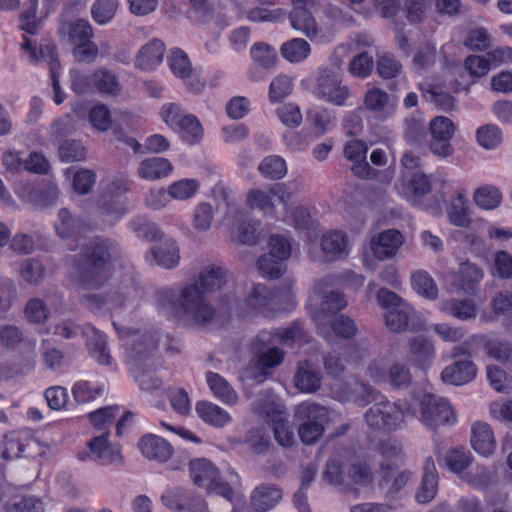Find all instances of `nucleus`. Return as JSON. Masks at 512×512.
<instances>
[{
    "label": "nucleus",
    "instance_id": "a18cd8bd",
    "mask_svg": "<svg viewBox=\"0 0 512 512\" xmlns=\"http://www.w3.org/2000/svg\"><path fill=\"white\" fill-rule=\"evenodd\" d=\"M58 219L55 228L61 238L77 237L81 233V221L73 218L67 209L63 208L59 211Z\"/></svg>",
    "mask_w": 512,
    "mask_h": 512
},
{
    "label": "nucleus",
    "instance_id": "c756f323",
    "mask_svg": "<svg viewBox=\"0 0 512 512\" xmlns=\"http://www.w3.org/2000/svg\"><path fill=\"white\" fill-rule=\"evenodd\" d=\"M483 276L484 272L479 266L468 261L462 262L456 275V283L459 289L473 294Z\"/></svg>",
    "mask_w": 512,
    "mask_h": 512
},
{
    "label": "nucleus",
    "instance_id": "4d7b16f0",
    "mask_svg": "<svg viewBox=\"0 0 512 512\" xmlns=\"http://www.w3.org/2000/svg\"><path fill=\"white\" fill-rule=\"evenodd\" d=\"M470 452L462 448H454L447 452L444 457L445 466L453 473H461L471 463Z\"/></svg>",
    "mask_w": 512,
    "mask_h": 512
},
{
    "label": "nucleus",
    "instance_id": "4468645a",
    "mask_svg": "<svg viewBox=\"0 0 512 512\" xmlns=\"http://www.w3.org/2000/svg\"><path fill=\"white\" fill-rule=\"evenodd\" d=\"M109 436L110 432H104L93 437L87 443L89 453H79V459L81 461L91 459L102 465L120 463L122 461L120 450L109 444Z\"/></svg>",
    "mask_w": 512,
    "mask_h": 512
},
{
    "label": "nucleus",
    "instance_id": "c9c22d12",
    "mask_svg": "<svg viewBox=\"0 0 512 512\" xmlns=\"http://www.w3.org/2000/svg\"><path fill=\"white\" fill-rule=\"evenodd\" d=\"M414 315L413 308L406 302L399 307L385 312V323L387 328L393 333H401L409 329V322Z\"/></svg>",
    "mask_w": 512,
    "mask_h": 512
},
{
    "label": "nucleus",
    "instance_id": "f3484780",
    "mask_svg": "<svg viewBox=\"0 0 512 512\" xmlns=\"http://www.w3.org/2000/svg\"><path fill=\"white\" fill-rule=\"evenodd\" d=\"M405 241L399 230L388 229L375 235L370 242L373 255L378 260L393 258Z\"/></svg>",
    "mask_w": 512,
    "mask_h": 512
},
{
    "label": "nucleus",
    "instance_id": "0eeeda50",
    "mask_svg": "<svg viewBox=\"0 0 512 512\" xmlns=\"http://www.w3.org/2000/svg\"><path fill=\"white\" fill-rule=\"evenodd\" d=\"M295 416L302 421L298 434L304 444L315 443L324 432L328 410L317 403L303 402L295 408Z\"/></svg>",
    "mask_w": 512,
    "mask_h": 512
},
{
    "label": "nucleus",
    "instance_id": "4c0bfd02",
    "mask_svg": "<svg viewBox=\"0 0 512 512\" xmlns=\"http://www.w3.org/2000/svg\"><path fill=\"white\" fill-rule=\"evenodd\" d=\"M280 52L282 57L290 63H300L310 55L311 46L303 38H293L282 44Z\"/></svg>",
    "mask_w": 512,
    "mask_h": 512
},
{
    "label": "nucleus",
    "instance_id": "20e7f679",
    "mask_svg": "<svg viewBox=\"0 0 512 512\" xmlns=\"http://www.w3.org/2000/svg\"><path fill=\"white\" fill-rule=\"evenodd\" d=\"M57 33L73 45V56L77 61L92 63L96 59L98 47L93 42L94 32L88 20L61 18Z\"/></svg>",
    "mask_w": 512,
    "mask_h": 512
},
{
    "label": "nucleus",
    "instance_id": "473e14b6",
    "mask_svg": "<svg viewBox=\"0 0 512 512\" xmlns=\"http://www.w3.org/2000/svg\"><path fill=\"white\" fill-rule=\"evenodd\" d=\"M206 382L213 395L228 405H234L238 401V395L230 383L218 373L209 371L206 373Z\"/></svg>",
    "mask_w": 512,
    "mask_h": 512
},
{
    "label": "nucleus",
    "instance_id": "393cba45",
    "mask_svg": "<svg viewBox=\"0 0 512 512\" xmlns=\"http://www.w3.org/2000/svg\"><path fill=\"white\" fill-rule=\"evenodd\" d=\"M282 499V490L273 484L257 486L251 495V507L257 512L274 508Z\"/></svg>",
    "mask_w": 512,
    "mask_h": 512
},
{
    "label": "nucleus",
    "instance_id": "680f3d73",
    "mask_svg": "<svg viewBox=\"0 0 512 512\" xmlns=\"http://www.w3.org/2000/svg\"><path fill=\"white\" fill-rule=\"evenodd\" d=\"M277 334L278 342L283 345L309 341L306 331L298 322L291 324L289 327L277 328Z\"/></svg>",
    "mask_w": 512,
    "mask_h": 512
},
{
    "label": "nucleus",
    "instance_id": "bf43d9fd",
    "mask_svg": "<svg viewBox=\"0 0 512 512\" xmlns=\"http://www.w3.org/2000/svg\"><path fill=\"white\" fill-rule=\"evenodd\" d=\"M214 210L210 203H199L193 212L192 225L198 232H205L212 226Z\"/></svg>",
    "mask_w": 512,
    "mask_h": 512
},
{
    "label": "nucleus",
    "instance_id": "c85d7f7f",
    "mask_svg": "<svg viewBox=\"0 0 512 512\" xmlns=\"http://www.w3.org/2000/svg\"><path fill=\"white\" fill-rule=\"evenodd\" d=\"M151 254L157 264L165 269L175 268L180 260L179 249L172 238H163L151 248Z\"/></svg>",
    "mask_w": 512,
    "mask_h": 512
},
{
    "label": "nucleus",
    "instance_id": "7ed1b4c3",
    "mask_svg": "<svg viewBox=\"0 0 512 512\" xmlns=\"http://www.w3.org/2000/svg\"><path fill=\"white\" fill-rule=\"evenodd\" d=\"M293 296L292 287H287L284 291H273L264 284H253L246 292L243 302L233 295H224L221 297L220 304L227 313L236 312L240 316L248 313H257L265 317H271L276 311V305L283 300H290Z\"/></svg>",
    "mask_w": 512,
    "mask_h": 512
},
{
    "label": "nucleus",
    "instance_id": "2eb2a0df",
    "mask_svg": "<svg viewBox=\"0 0 512 512\" xmlns=\"http://www.w3.org/2000/svg\"><path fill=\"white\" fill-rule=\"evenodd\" d=\"M408 353L411 363L422 370L433 365L436 357V346L433 338L420 334L408 339Z\"/></svg>",
    "mask_w": 512,
    "mask_h": 512
},
{
    "label": "nucleus",
    "instance_id": "423d86ee",
    "mask_svg": "<svg viewBox=\"0 0 512 512\" xmlns=\"http://www.w3.org/2000/svg\"><path fill=\"white\" fill-rule=\"evenodd\" d=\"M190 476L195 485L207 490L208 493H215L228 501L233 498V491L230 483L223 481L219 469L209 460L198 458L189 463Z\"/></svg>",
    "mask_w": 512,
    "mask_h": 512
},
{
    "label": "nucleus",
    "instance_id": "6e6d98bb",
    "mask_svg": "<svg viewBox=\"0 0 512 512\" xmlns=\"http://www.w3.org/2000/svg\"><path fill=\"white\" fill-rule=\"evenodd\" d=\"M86 148L77 140H65L58 147V157L62 162L82 161L86 158Z\"/></svg>",
    "mask_w": 512,
    "mask_h": 512
},
{
    "label": "nucleus",
    "instance_id": "2f4dec72",
    "mask_svg": "<svg viewBox=\"0 0 512 512\" xmlns=\"http://www.w3.org/2000/svg\"><path fill=\"white\" fill-rule=\"evenodd\" d=\"M294 382L302 392L313 393L321 386L320 372L310 362L300 363L294 376Z\"/></svg>",
    "mask_w": 512,
    "mask_h": 512
},
{
    "label": "nucleus",
    "instance_id": "13d9d810",
    "mask_svg": "<svg viewBox=\"0 0 512 512\" xmlns=\"http://www.w3.org/2000/svg\"><path fill=\"white\" fill-rule=\"evenodd\" d=\"M412 380L410 369L403 363H394L390 366L387 372V380L395 389L407 388Z\"/></svg>",
    "mask_w": 512,
    "mask_h": 512
},
{
    "label": "nucleus",
    "instance_id": "8fccbe9b",
    "mask_svg": "<svg viewBox=\"0 0 512 512\" xmlns=\"http://www.w3.org/2000/svg\"><path fill=\"white\" fill-rule=\"evenodd\" d=\"M258 170L265 178L277 180L286 175L287 166L283 158L271 155L261 161Z\"/></svg>",
    "mask_w": 512,
    "mask_h": 512
},
{
    "label": "nucleus",
    "instance_id": "e433bc0d",
    "mask_svg": "<svg viewBox=\"0 0 512 512\" xmlns=\"http://www.w3.org/2000/svg\"><path fill=\"white\" fill-rule=\"evenodd\" d=\"M94 88L101 94L118 96L122 90L117 76L110 70L99 69L92 73Z\"/></svg>",
    "mask_w": 512,
    "mask_h": 512
},
{
    "label": "nucleus",
    "instance_id": "1a4fd4ad",
    "mask_svg": "<svg viewBox=\"0 0 512 512\" xmlns=\"http://www.w3.org/2000/svg\"><path fill=\"white\" fill-rule=\"evenodd\" d=\"M420 412L421 422L432 430L455 423L454 412L448 401L436 395L425 394L421 397Z\"/></svg>",
    "mask_w": 512,
    "mask_h": 512
},
{
    "label": "nucleus",
    "instance_id": "69168bd1",
    "mask_svg": "<svg viewBox=\"0 0 512 512\" xmlns=\"http://www.w3.org/2000/svg\"><path fill=\"white\" fill-rule=\"evenodd\" d=\"M292 88V79L287 75H279L270 84L269 98L272 102H278L288 96Z\"/></svg>",
    "mask_w": 512,
    "mask_h": 512
},
{
    "label": "nucleus",
    "instance_id": "5fc2aeb1",
    "mask_svg": "<svg viewBox=\"0 0 512 512\" xmlns=\"http://www.w3.org/2000/svg\"><path fill=\"white\" fill-rule=\"evenodd\" d=\"M44 272L43 264L33 258L25 259L19 271L22 280L30 285L40 284L44 278Z\"/></svg>",
    "mask_w": 512,
    "mask_h": 512
},
{
    "label": "nucleus",
    "instance_id": "412c9836",
    "mask_svg": "<svg viewBox=\"0 0 512 512\" xmlns=\"http://www.w3.org/2000/svg\"><path fill=\"white\" fill-rule=\"evenodd\" d=\"M165 44L159 39H153L143 45L135 58V67L143 71L155 70L163 61Z\"/></svg>",
    "mask_w": 512,
    "mask_h": 512
},
{
    "label": "nucleus",
    "instance_id": "a19ab883",
    "mask_svg": "<svg viewBox=\"0 0 512 512\" xmlns=\"http://www.w3.org/2000/svg\"><path fill=\"white\" fill-rule=\"evenodd\" d=\"M412 288L421 296L434 300L438 296L437 285L432 276L425 270H417L411 276Z\"/></svg>",
    "mask_w": 512,
    "mask_h": 512
},
{
    "label": "nucleus",
    "instance_id": "39448f33",
    "mask_svg": "<svg viewBox=\"0 0 512 512\" xmlns=\"http://www.w3.org/2000/svg\"><path fill=\"white\" fill-rule=\"evenodd\" d=\"M373 402H375L374 405L364 415L370 428L392 432L405 426V418L409 414V407L405 402H391L384 395Z\"/></svg>",
    "mask_w": 512,
    "mask_h": 512
},
{
    "label": "nucleus",
    "instance_id": "ea45409f",
    "mask_svg": "<svg viewBox=\"0 0 512 512\" xmlns=\"http://www.w3.org/2000/svg\"><path fill=\"white\" fill-rule=\"evenodd\" d=\"M174 130L178 132L183 141L189 144H196L203 137L202 125L192 114L185 116Z\"/></svg>",
    "mask_w": 512,
    "mask_h": 512
},
{
    "label": "nucleus",
    "instance_id": "de8ad7c7",
    "mask_svg": "<svg viewBox=\"0 0 512 512\" xmlns=\"http://www.w3.org/2000/svg\"><path fill=\"white\" fill-rule=\"evenodd\" d=\"M432 8V0H404V12L410 24L423 22Z\"/></svg>",
    "mask_w": 512,
    "mask_h": 512
},
{
    "label": "nucleus",
    "instance_id": "dca6fc26",
    "mask_svg": "<svg viewBox=\"0 0 512 512\" xmlns=\"http://www.w3.org/2000/svg\"><path fill=\"white\" fill-rule=\"evenodd\" d=\"M338 397L342 402H352L364 407L370 402L382 398V394L371 385L355 380L342 383L338 390Z\"/></svg>",
    "mask_w": 512,
    "mask_h": 512
},
{
    "label": "nucleus",
    "instance_id": "37998d69",
    "mask_svg": "<svg viewBox=\"0 0 512 512\" xmlns=\"http://www.w3.org/2000/svg\"><path fill=\"white\" fill-rule=\"evenodd\" d=\"M322 251L327 255L341 258L346 254L347 236L342 231H330L321 240Z\"/></svg>",
    "mask_w": 512,
    "mask_h": 512
},
{
    "label": "nucleus",
    "instance_id": "9b49d317",
    "mask_svg": "<svg viewBox=\"0 0 512 512\" xmlns=\"http://www.w3.org/2000/svg\"><path fill=\"white\" fill-rule=\"evenodd\" d=\"M124 341L128 363L139 367L142 362L148 359L150 353L158 348L159 335L157 332L127 335Z\"/></svg>",
    "mask_w": 512,
    "mask_h": 512
},
{
    "label": "nucleus",
    "instance_id": "72a5a7b5",
    "mask_svg": "<svg viewBox=\"0 0 512 512\" xmlns=\"http://www.w3.org/2000/svg\"><path fill=\"white\" fill-rule=\"evenodd\" d=\"M197 415L207 424L214 427H223L231 421L229 413L218 405L200 401L195 407Z\"/></svg>",
    "mask_w": 512,
    "mask_h": 512
},
{
    "label": "nucleus",
    "instance_id": "a878e982",
    "mask_svg": "<svg viewBox=\"0 0 512 512\" xmlns=\"http://www.w3.org/2000/svg\"><path fill=\"white\" fill-rule=\"evenodd\" d=\"M291 27L298 33L315 42L321 36V28L310 11H290L288 14Z\"/></svg>",
    "mask_w": 512,
    "mask_h": 512
},
{
    "label": "nucleus",
    "instance_id": "c03bdc74",
    "mask_svg": "<svg viewBox=\"0 0 512 512\" xmlns=\"http://www.w3.org/2000/svg\"><path fill=\"white\" fill-rule=\"evenodd\" d=\"M200 183L196 179L184 178L171 183L168 186L167 193L171 199L184 201L191 199L198 192Z\"/></svg>",
    "mask_w": 512,
    "mask_h": 512
},
{
    "label": "nucleus",
    "instance_id": "ddd939ff",
    "mask_svg": "<svg viewBox=\"0 0 512 512\" xmlns=\"http://www.w3.org/2000/svg\"><path fill=\"white\" fill-rule=\"evenodd\" d=\"M430 149L433 154L440 157H448L453 153L450 140L455 132L453 122L444 116L435 117L430 122Z\"/></svg>",
    "mask_w": 512,
    "mask_h": 512
},
{
    "label": "nucleus",
    "instance_id": "58836bf2",
    "mask_svg": "<svg viewBox=\"0 0 512 512\" xmlns=\"http://www.w3.org/2000/svg\"><path fill=\"white\" fill-rule=\"evenodd\" d=\"M447 215L450 223L455 226L462 228L470 226L471 219L468 212V200L463 194L459 193L452 200Z\"/></svg>",
    "mask_w": 512,
    "mask_h": 512
},
{
    "label": "nucleus",
    "instance_id": "338daca9",
    "mask_svg": "<svg viewBox=\"0 0 512 512\" xmlns=\"http://www.w3.org/2000/svg\"><path fill=\"white\" fill-rule=\"evenodd\" d=\"M252 58L264 68H270L277 59L276 50L265 43H256L251 49Z\"/></svg>",
    "mask_w": 512,
    "mask_h": 512
},
{
    "label": "nucleus",
    "instance_id": "5701e85b",
    "mask_svg": "<svg viewBox=\"0 0 512 512\" xmlns=\"http://www.w3.org/2000/svg\"><path fill=\"white\" fill-rule=\"evenodd\" d=\"M138 447L145 458L159 462L167 461L173 453L172 446L165 439L153 434L143 436Z\"/></svg>",
    "mask_w": 512,
    "mask_h": 512
},
{
    "label": "nucleus",
    "instance_id": "6ab92c4d",
    "mask_svg": "<svg viewBox=\"0 0 512 512\" xmlns=\"http://www.w3.org/2000/svg\"><path fill=\"white\" fill-rule=\"evenodd\" d=\"M439 476L431 456H428L423 463V473L419 489L415 499L420 504H428L433 501L438 493Z\"/></svg>",
    "mask_w": 512,
    "mask_h": 512
},
{
    "label": "nucleus",
    "instance_id": "774afa93",
    "mask_svg": "<svg viewBox=\"0 0 512 512\" xmlns=\"http://www.w3.org/2000/svg\"><path fill=\"white\" fill-rule=\"evenodd\" d=\"M332 330L336 335L346 339L356 336L359 332L356 322L344 314H340L334 319Z\"/></svg>",
    "mask_w": 512,
    "mask_h": 512
},
{
    "label": "nucleus",
    "instance_id": "b1692460",
    "mask_svg": "<svg viewBox=\"0 0 512 512\" xmlns=\"http://www.w3.org/2000/svg\"><path fill=\"white\" fill-rule=\"evenodd\" d=\"M364 105L367 110L377 114L380 119L390 118L396 111V106L390 101L389 95L379 88L367 90Z\"/></svg>",
    "mask_w": 512,
    "mask_h": 512
},
{
    "label": "nucleus",
    "instance_id": "f257e3e1",
    "mask_svg": "<svg viewBox=\"0 0 512 512\" xmlns=\"http://www.w3.org/2000/svg\"><path fill=\"white\" fill-rule=\"evenodd\" d=\"M119 244L109 238L96 237L84 247L76 263L78 281L85 289H101V293H86L80 302L91 311L133 308L142 297V290L132 268L118 275L110 273L111 264L121 259Z\"/></svg>",
    "mask_w": 512,
    "mask_h": 512
},
{
    "label": "nucleus",
    "instance_id": "09e8293b",
    "mask_svg": "<svg viewBox=\"0 0 512 512\" xmlns=\"http://www.w3.org/2000/svg\"><path fill=\"white\" fill-rule=\"evenodd\" d=\"M119 407L117 405L100 408L89 414L90 421L98 431L109 432V428L114 424Z\"/></svg>",
    "mask_w": 512,
    "mask_h": 512
},
{
    "label": "nucleus",
    "instance_id": "f704fd0d",
    "mask_svg": "<svg viewBox=\"0 0 512 512\" xmlns=\"http://www.w3.org/2000/svg\"><path fill=\"white\" fill-rule=\"evenodd\" d=\"M98 213L102 221L112 226L126 213V205L122 199H108L99 197L97 203Z\"/></svg>",
    "mask_w": 512,
    "mask_h": 512
},
{
    "label": "nucleus",
    "instance_id": "4be33fe9",
    "mask_svg": "<svg viewBox=\"0 0 512 512\" xmlns=\"http://www.w3.org/2000/svg\"><path fill=\"white\" fill-rule=\"evenodd\" d=\"M83 334L87 337V347L91 357L100 365L111 366L113 358L107 347L106 336L90 325L85 326Z\"/></svg>",
    "mask_w": 512,
    "mask_h": 512
},
{
    "label": "nucleus",
    "instance_id": "0e129e2a",
    "mask_svg": "<svg viewBox=\"0 0 512 512\" xmlns=\"http://www.w3.org/2000/svg\"><path fill=\"white\" fill-rule=\"evenodd\" d=\"M247 203L250 208L258 209L265 213H272L274 210L270 191L267 192L260 189L251 190L247 195Z\"/></svg>",
    "mask_w": 512,
    "mask_h": 512
},
{
    "label": "nucleus",
    "instance_id": "864d4df0",
    "mask_svg": "<svg viewBox=\"0 0 512 512\" xmlns=\"http://www.w3.org/2000/svg\"><path fill=\"white\" fill-rule=\"evenodd\" d=\"M477 141L485 149H496L503 140L501 129L495 124H486L478 128Z\"/></svg>",
    "mask_w": 512,
    "mask_h": 512
},
{
    "label": "nucleus",
    "instance_id": "a211bd4d",
    "mask_svg": "<svg viewBox=\"0 0 512 512\" xmlns=\"http://www.w3.org/2000/svg\"><path fill=\"white\" fill-rule=\"evenodd\" d=\"M367 150L366 143L359 139L350 140L344 147L345 157L354 162L352 167L354 175L361 178H372L376 174L375 170L366 161Z\"/></svg>",
    "mask_w": 512,
    "mask_h": 512
},
{
    "label": "nucleus",
    "instance_id": "6e6552de",
    "mask_svg": "<svg viewBox=\"0 0 512 512\" xmlns=\"http://www.w3.org/2000/svg\"><path fill=\"white\" fill-rule=\"evenodd\" d=\"M291 255V244L282 235H271L269 239V253L262 255L257 262L258 269L263 276L279 278L284 271V261Z\"/></svg>",
    "mask_w": 512,
    "mask_h": 512
},
{
    "label": "nucleus",
    "instance_id": "7c9ffc66",
    "mask_svg": "<svg viewBox=\"0 0 512 512\" xmlns=\"http://www.w3.org/2000/svg\"><path fill=\"white\" fill-rule=\"evenodd\" d=\"M173 169L172 164L166 158L152 157L143 160L137 169L140 178L145 180H158L167 177Z\"/></svg>",
    "mask_w": 512,
    "mask_h": 512
},
{
    "label": "nucleus",
    "instance_id": "f03ea898",
    "mask_svg": "<svg viewBox=\"0 0 512 512\" xmlns=\"http://www.w3.org/2000/svg\"><path fill=\"white\" fill-rule=\"evenodd\" d=\"M227 271L220 266H207L193 282L181 287H161L154 295L159 314L179 320L193 328L211 325L217 316L215 307L207 300L206 293L219 290L225 283Z\"/></svg>",
    "mask_w": 512,
    "mask_h": 512
},
{
    "label": "nucleus",
    "instance_id": "cd10ccee",
    "mask_svg": "<svg viewBox=\"0 0 512 512\" xmlns=\"http://www.w3.org/2000/svg\"><path fill=\"white\" fill-rule=\"evenodd\" d=\"M471 445L480 455L489 456L496 448L491 427L487 423L477 422L472 426Z\"/></svg>",
    "mask_w": 512,
    "mask_h": 512
},
{
    "label": "nucleus",
    "instance_id": "aec40b11",
    "mask_svg": "<svg viewBox=\"0 0 512 512\" xmlns=\"http://www.w3.org/2000/svg\"><path fill=\"white\" fill-rule=\"evenodd\" d=\"M477 374L472 360L459 359L446 366L441 372V379L446 384L464 385L471 382Z\"/></svg>",
    "mask_w": 512,
    "mask_h": 512
},
{
    "label": "nucleus",
    "instance_id": "e2e57ef3",
    "mask_svg": "<svg viewBox=\"0 0 512 512\" xmlns=\"http://www.w3.org/2000/svg\"><path fill=\"white\" fill-rule=\"evenodd\" d=\"M188 500V493L181 488L174 487L167 489L161 496L164 506L172 511H185Z\"/></svg>",
    "mask_w": 512,
    "mask_h": 512
},
{
    "label": "nucleus",
    "instance_id": "79ce46f5",
    "mask_svg": "<svg viewBox=\"0 0 512 512\" xmlns=\"http://www.w3.org/2000/svg\"><path fill=\"white\" fill-rule=\"evenodd\" d=\"M440 310L462 321L472 319L476 316V307L474 301L471 299L449 300L440 306Z\"/></svg>",
    "mask_w": 512,
    "mask_h": 512
},
{
    "label": "nucleus",
    "instance_id": "bb28decb",
    "mask_svg": "<svg viewBox=\"0 0 512 512\" xmlns=\"http://www.w3.org/2000/svg\"><path fill=\"white\" fill-rule=\"evenodd\" d=\"M36 446V442L30 435H22L19 432H11L4 437V449L1 458L11 461L24 456L26 450Z\"/></svg>",
    "mask_w": 512,
    "mask_h": 512
},
{
    "label": "nucleus",
    "instance_id": "052dcab7",
    "mask_svg": "<svg viewBox=\"0 0 512 512\" xmlns=\"http://www.w3.org/2000/svg\"><path fill=\"white\" fill-rule=\"evenodd\" d=\"M485 350L495 360L512 365V343L491 339L485 343Z\"/></svg>",
    "mask_w": 512,
    "mask_h": 512
},
{
    "label": "nucleus",
    "instance_id": "603ef678",
    "mask_svg": "<svg viewBox=\"0 0 512 512\" xmlns=\"http://www.w3.org/2000/svg\"><path fill=\"white\" fill-rule=\"evenodd\" d=\"M118 8L117 0H96L91 6V16L99 25L109 23Z\"/></svg>",
    "mask_w": 512,
    "mask_h": 512
},
{
    "label": "nucleus",
    "instance_id": "49530a36",
    "mask_svg": "<svg viewBox=\"0 0 512 512\" xmlns=\"http://www.w3.org/2000/svg\"><path fill=\"white\" fill-rule=\"evenodd\" d=\"M502 201L500 190L491 185H485L478 188L474 193V202L478 207L484 210L497 208Z\"/></svg>",
    "mask_w": 512,
    "mask_h": 512
},
{
    "label": "nucleus",
    "instance_id": "3c124183",
    "mask_svg": "<svg viewBox=\"0 0 512 512\" xmlns=\"http://www.w3.org/2000/svg\"><path fill=\"white\" fill-rule=\"evenodd\" d=\"M233 237L240 244H255L257 239L256 224L247 220L246 216L240 213L234 226Z\"/></svg>",
    "mask_w": 512,
    "mask_h": 512
},
{
    "label": "nucleus",
    "instance_id": "9d476101",
    "mask_svg": "<svg viewBox=\"0 0 512 512\" xmlns=\"http://www.w3.org/2000/svg\"><path fill=\"white\" fill-rule=\"evenodd\" d=\"M316 95L319 99L336 106H344L350 96V90L342 84L340 74L331 69H319Z\"/></svg>",
    "mask_w": 512,
    "mask_h": 512
},
{
    "label": "nucleus",
    "instance_id": "f8f14e48",
    "mask_svg": "<svg viewBox=\"0 0 512 512\" xmlns=\"http://www.w3.org/2000/svg\"><path fill=\"white\" fill-rule=\"evenodd\" d=\"M167 62L173 75L182 79L191 92L197 93L203 89L204 82L194 74L190 59L182 49H170Z\"/></svg>",
    "mask_w": 512,
    "mask_h": 512
}]
</instances>
